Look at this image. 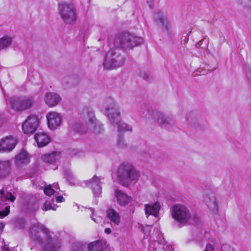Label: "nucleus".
Masks as SVG:
<instances>
[{
	"mask_svg": "<svg viewBox=\"0 0 251 251\" xmlns=\"http://www.w3.org/2000/svg\"><path fill=\"white\" fill-rule=\"evenodd\" d=\"M116 126H117L118 131L120 132L125 131H132V127L125 123L123 121L120 120L116 124Z\"/></svg>",
	"mask_w": 251,
	"mask_h": 251,
	"instance_id": "30",
	"label": "nucleus"
},
{
	"mask_svg": "<svg viewBox=\"0 0 251 251\" xmlns=\"http://www.w3.org/2000/svg\"><path fill=\"white\" fill-rule=\"evenodd\" d=\"M106 216L108 219L110 220L111 225L115 226H119L121 218L118 212L113 209H108L106 211Z\"/></svg>",
	"mask_w": 251,
	"mask_h": 251,
	"instance_id": "25",
	"label": "nucleus"
},
{
	"mask_svg": "<svg viewBox=\"0 0 251 251\" xmlns=\"http://www.w3.org/2000/svg\"><path fill=\"white\" fill-rule=\"evenodd\" d=\"M28 233L32 239L41 244L45 243L44 251H58L60 248L59 240L52 239L49 229L40 223L32 225Z\"/></svg>",
	"mask_w": 251,
	"mask_h": 251,
	"instance_id": "1",
	"label": "nucleus"
},
{
	"mask_svg": "<svg viewBox=\"0 0 251 251\" xmlns=\"http://www.w3.org/2000/svg\"><path fill=\"white\" fill-rule=\"evenodd\" d=\"M157 121L161 127L167 129H170L175 124V121L171 115L162 113L158 114Z\"/></svg>",
	"mask_w": 251,
	"mask_h": 251,
	"instance_id": "13",
	"label": "nucleus"
},
{
	"mask_svg": "<svg viewBox=\"0 0 251 251\" xmlns=\"http://www.w3.org/2000/svg\"><path fill=\"white\" fill-rule=\"evenodd\" d=\"M30 156L27 152L24 150H22L15 158V163L17 166L26 164L29 162Z\"/></svg>",
	"mask_w": 251,
	"mask_h": 251,
	"instance_id": "24",
	"label": "nucleus"
},
{
	"mask_svg": "<svg viewBox=\"0 0 251 251\" xmlns=\"http://www.w3.org/2000/svg\"><path fill=\"white\" fill-rule=\"evenodd\" d=\"M208 208L214 213H217L218 210V203L215 195L213 193L207 195L205 200Z\"/></svg>",
	"mask_w": 251,
	"mask_h": 251,
	"instance_id": "22",
	"label": "nucleus"
},
{
	"mask_svg": "<svg viewBox=\"0 0 251 251\" xmlns=\"http://www.w3.org/2000/svg\"><path fill=\"white\" fill-rule=\"evenodd\" d=\"M11 171L9 161H0V179L8 176Z\"/></svg>",
	"mask_w": 251,
	"mask_h": 251,
	"instance_id": "23",
	"label": "nucleus"
},
{
	"mask_svg": "<svg viewBox=\"0 0 251 251\" xmlns=\"http://www.w3.org/2000/svg\"><path fill=\"white\" fill-rule=\"evenodd\" d=\"M142 37L134 36L128 32H123L117 35L114 39L115 45L126 50H130L134 47L143 44Z\"/></svg>",
	"mask_w": 251,
	"mask_h": 251,
	"instance_id": "5",
	"label": "nucleus"
},
{
	"mask_svg": "<svg viewBox=\"0 0 251 251\" xmlns=\"http://www.w3.org/2000/svg\"><path fill=\"white\" fill-rule=\"evenodd\" d=\"M214 251V248L213 246L210 244H208L206 245L205 249L204 250V251Z\"/></svg>",
	"mask_w": 251,
	"mask_h": 251,
	"instance_id": "42",
	"label": "nucleus"
},
{
	"mask_svg": "<svg viewBox=\"0 0 251 251\" xmlns=\"http://www.w3.org/2000/svg\"><path fill=\"white\" fill-rule=\"evenodd\" d=\"M2 251H10L8 248L5 247Z\"/></svg>",
	"mask_w": 251,
	"mask_h": 251,
	"instance_id": "47",
	"label": "nucleus"
},
{
	"mask_svg": "<svg viewBox=\"0 0 251 251\" xmlns=\"http://www.w3.org/2000/svg\"><path fill=\"white\" fill-rule=\"evenodd\" d=\"M104 231L107 234H110L111 232V230L109 228H106L104 230Z\"/></svg>",
	"mask_w": 251,
	"mask_h": 251,
	"instance_id": "45",
	"label": "nucleus"
},
{
	"mask_svg": "<svg viewBox=\"0 0 251 251\" xmlns=\"http://www.w3.org/2000/svg\"><path fill=\"white\" fill-rule=\"evenodd\" d=\"M91 219L92 220H93L95 222H96L97 223H98V222L95 218H94L92 216H91Z\"/></svg>",
	"mask_w": 251,
	"mask_h": 251,
	"instance_id": "48",
	"label": "nucleus"
},
{
	"mask_svg": "<svg viewBox=\"0 0 251 251\" xmlns=\"http://www.w3.org/2000/svg\"><path fill=\"white\" fill-rule=\"evenodd\" d=\"M44 100L49 107H53L61 101V98L57 93L49 92L46 94Z\"/></svg>",
	"mask_w": 251,
	"mask_h": 251,
	"instance_id": "19",
	"label": "nucleus"
},
{
	"mask_svg": "<svg viewBox=\"0 0 251 251\" xmlns=\"http://www.w3.org/2000/svg\"><path fill=\"white\" fill-rule=\"evenodd\" d=\"M59 152H53L51 153L42 155L40 159L43 162L48 164H54L60 158Z\"/></svg>",
	"mask_w": 251,
	"mask_h": 251,
	"instance_id": "26",
	"label": "nucleus"
},
{
	"mask_svg": "<svg viewBox=\"0 0 251 251\" xmlns=\"http://www.w3.org/2000/svg\"><path fill=\"white\" fill-rule=\"evenodd\" d=\"M44 192L46 195L50 196L54 194L55 190L53 189L52 185H49L45 186L44 188Z\"/></svg>",
	"mask_w": 251,
	"mask_h": 251,
	"instance_id": "35",
	"label": "nucleus"
},
{
	"mask_svg": "<svg viewBox=\"0 0 251 251\" xmlns=\"http://www.w3.org/2000/svg\"><path fill=\"white\" fill-rule=\"evenodd\" d=\"M34 138L39 147H45L50 142V136L44 132H37L35 134Z\"/></svg>",
	"mask_w": 251,
	"mask_h": 251,
	"instance_id": "21",
	"label": "nucleus"
},
{
	"mask_svg": "<svg viewBox=\"0 0 251 251\" xmlns=\"http://www.w3.org/2000/svg\"><path fill=\"white\" fill-rule=\"evenodd\" d=\"M117 145L119 147L122 148H125L127 146V144L124 140V135L120 133L118 134Z\"/></svg>",
	"mask_w": 251,
	"mask_h": 251,
	"instance_id": "33",
	"label": "nucleus"
},
{
	"mask_svg": "<svg viewBox=\"0 0 251 251\" xmlns=\"http://www.w3.org/2000/svg\"><path fill=\"white\" fill-rule=\"evenodd\" d=\"M201 115L198 111H191L189 112L186 116V121L195 127H201L200 125V120Z\"/></svg>",
	"mask_w": 251,
	"mask_h": 251,
	"instance_id": "15",
	"label": "nucleus"
},
{
	"mask_svg": "<svg viewBox=\"0 0 251 251\" xmlns=\"http://www.w3.org/2000/svg\"><path fill=\"white\" fill-rule=\"evenodd\" d=\"M86 185L90 188L95 197H98L101 193V186L100 183V178L95 176L91 179L86 182Z\"/></svg>",
	"mask_w": 251,
	"mask_h": 251,
	"instance_id": "14",
	"label": "nucleus"
},
{
	"mask_svg": "<svg viewBox=\"0 0 251 251\" xmlns=\"http://www.w3.org/2000/svg\"><path fill=\"white\" fill-rule=\"evenodd\" d=\"M173 218L181 225L196 223L198 218L195 214L192 215L189 209L185 206L176 204L172 208Z\"/></svg>",
	"mask_w": 251,
	"mask_h": 251,
	"instance_id": "4",
	"label": "nucleus"
},
{
	"mask_svg": "<svg viewBox=\"0 0 251 251\" xmlns=\"http://www.w3.org/2000/svg\"><path fill=\"white\" fill-rule=\"evenodd\" d=\"M110 124L116 126L117 123L121 120V112L118 104L111 98L105 99L103 105Z\"/></svg>",
	"mask_w": 251,
	"mask_h": 251,
	"instance_id": "7",
	"label": "nucleus"
},
{
	"mask_svg": "<svg viewBox=\"0 0 251 251\" xmlns=\"http://www.w3.org/2000/svg\"><path fill=\"white\" fill-rule=\"evenodd\" d=\"M123 53L120 49H110L104 57L102 64L104 68L113 69L121 66L125 61Z\"/></svg>",
	"mask_w": 251,
	"mask_h": 251,
	"instance_id": "6",
	"label": "nucleus"
},
{
	"mask_svg": "<svg viewBox=\"0 0 251 251\" xmlns=\"http://www.w3.org/2000/svg\"><path fill=\"white\" fill-rule=\"evenodd\" d=\"M39 125V121L37 116L31 115L23 124V130L25 134L32 133L36 131Z\"/></svg>",
	"mask_w": 251,
	"mask_h": 251,
	"instance_id": "10",
	"label": "nucleus"
},
{
	"mask_svg": "<svg viewBox=\"0 0 251 251\" xmlns=\"http://www.w3.org/2000/svg\"><path fill=\"white\" fill-rule=\"evenodd\" d=\"M142 230L143 232H144V229H143V227H142Z\"/></svg>",
	"mask_w": 251,
	"mask_h": 251,
	"instance_id": "50",
	"label": "nucleus"
},
{
	"mask_svg": "<svg viewBox=\"0 0 251 251\" xmlns=\"http://www.w3.org/2000/svg\"><path fill=\"white\" fill-rule=\"evenodd\" d=\"M81 117L84 120L86 126L83 124L76 122L72 126V129L80 134H84L87 132H94L97 133H100L103 130L101 123L97 121L94 116L93 109L88 106L83 108Z\"/></svg>",
	"mask_w": 251,
	"mask_h": 251,
	"instance_id": "2",
	"label": "nucleus"
},
{
	"mask_svg": "<svg viewBox=\"0 0 251 251\" xmlns=\"http://www.w3.org/2000/svg\"><path fill=\"white\" fill-rule=\"evenodd\" d=\"M53 186L52 187H54L55 188H56V189H59V185H58V184H57V183H56V184L54 183V184H53Z\"/></svg>",
	"mask_w": 251,
	"mask_h": 251,
	"instance_id": "46",
	"label": "nucleus"
},
{
	"mask_svg": "<svg viewBox=\"0 0 251 251\" xmlns=\"http://www.w3.org/2000/svg\"><path fill=\"white\" fill-rule=\"evenodd\" d=\"M48 126L51 129H56L61 123V116L55 112H50L47 116Z\"/></svg>",
	"mask_w": 251,
	"mask_h": 251,
	"instance_id": "16",
	"label": "nucleus"
},
{
	"mask_svg": "<svg viewBox=\"0 0 251 251\" xmlns=\"http://www.w3.org/2000/svg\"><path fill=\"white\" fill-rule=\"evenodd\" d=\"M9 102L14 110L21 111L31 108L33 103V100L29 97H14L9 99Z\"/></svg>",
	"mask_w": 251,
	"mask_h": 251,
	"instance_id": "9",
	"label": "nucleus"
},
{
	"mask_svg": "<svg viewBox=\"0 0 251 251\" xmlns=\"http://www.w3.org/2000/svg\"><path fill=\"white\" fill-rule=\"evenodd\" d=\"M199 240L201 241V240H202V239H201H201H200Z\"/></svg>",
	"mask_w": 251,
	"mask_h": 251,
	"instance_id": "52",
	"label": "nucleus"
},
{
	"mask_svg": "<svg viewBox=\"0 0 251 251\" xmlns=\"http://www.w3.org/2000/svg\"><path fill=\"white\" fill-rule=\"evenodd\" d=\"M154 0H147V3L149 4L150 7L152 8L153 5Z\"/></svg>",
	"mask_w": 251,
	"mask_h": 251,
	"instance_id": "44",
	"label": "nucleus"
},
{
	"mask_svg": "<svg viewBox=\"0 0 251 251\" xmlns=\"http://www.w3.org/2000/svg\"><path fill=\"white\" fill-rule=\"evenodd\" d=\"M80 78L76 75L66 76L62 79V84L65 89L77 86L80 83Z\"/></svg>",
	"mask_w": 251,
	"mask_h": 251,
	"instance_id": "18",
	"label": "nucleus"
},
{
	"mask_svg": "<svg viewBox=\"0 0 251 251\" xmlns=\"http://www.w3.org/2000/svg\"><path fill=\"white\" fill-rule=\"evenodd\" d=\"M204 41L203 40H200V42H202V41Z\"/></svg>",
	"mask_w": 251,
	"mask_h": 251,
	"instance_id": "51",
	"label": "nucleus"
},
{
	"mask_svg": "<svg viewBox=\"0 0 251 251\" xmlns=\"http://www.w3.org/2000/svg\"><path fill=\"white\" fill-rule=\"evenodd\" d=\"M152 112L153 111H152V109H148L146 112H145L144 111H142V112L144 114L145 116L147 118H149L151 116V115L152 114Z\"/></svg>",
	"mask_w": 251,
	"mask_h": 251,
	"instance_id": "40",
	"label": "nucleus"
},
{
	"mask_svg": "<svg viewBox=\"0 0 251 251\" xmlns=\"http://www.w3.org/2000/svg\"><path fill=\"white\" fill-rule=\"evenodd\" d=\"M89 243L76 242L72 246L73 251H89Z\"/></svg>",
	"mask_w": 251,
	"mask_h": 251,
	"instance_id": "28",
	"label": "nucleus"
},
{
	"mask_svg": "<svg viewBox=\"0 0 251 251\" xmlns=\"http://www.w3.org/2000/svg\"><path fill=\"white\" fill-rule=\"evenodd\" d=\"M10 206H6L4 209L0 210V218H2L9 214Z\"/></svg>",
	"mask_w": 251,
	"mask_h": 251,
	"instance_id": "38",
	"label": "nucleus"
},
{
	"mask_svg": "<svg viewBox=\"0 0 251 251\" xmlns=\"http://www.w3.org/2000/svg\"><path fill=\"white\" fill-rule=\"evenodd\" d=\"M42 209L44 211H47L49 210H55V208H54L52 205L50 201L49 200H46L44 203L43 206H42Z\"/></svg>",
	"mask_w": 251,
	"mask_h": 251,
	"instance_id": "36",
	"label": "nucleus"
},
{
	"mask_svg": "<svg viewBox=\"0 0 251 251\" xmlns=\"http://www.w3.org/2000/svg\"><path fill=\"white\" fill-rule=\"evenodd\" d=\"M89 251H104L105 244L101 241L97 240L89 243Z\"/></svg>",
	"mask_w": 251,
	"mask_h": 251,
	"instance_id": "27",
	"label": "nucleus"
},
{
	"mask_svg": "<svg viewBox=\"0 0 251 251\" xmlns=\"http://www.w3.org/2000/svg\"><path fill=\"white\" fill-rule=\"evenodd\" d=\"M156 243H157L158 245H162V249L164 251H173L172 247L169 245L163 238L160 241H158L157 242L155 241V244Z\"/></svg>",
	"mask_w": 251,
	"mask_h": 251,
	"instance_id": "32",
	"label": "nucleus"
},
{
	"mask_svg": "<svg viewBox=\"0 0 251 251\" xmlns=\"http://www.w3.org/2000/svg\"><path fill=\"white\" fill-rule=\"evenodd\" d=\"M243 4L246 7L251 8V0H244Z\"/></svg>",
	"mask_w": 251,
	"mask_h": 251,
	"instance_id": "41",
	"label": "nucleus"
},
{
	"mask_svg": "<svg viewBox=\"0 0 251 251\" xmlns=\"http://www.w3.org/2000/svg\"><path fill=\"white\" fill-rule=\"evenodd\" d=\"M160 207V203L158 202H156L153 204H145V211L147 217H148L150 215H152L155 217H157Z\"/></svg>",
	"mask_w": 251,
	"mask_h": 251,
	"instance_id": "20",
	"label": "nucleus"
},
{
	"mask_svg": "<svg viewBox=\"0 0 251 251\" xmlns=\"http://www.w3.org/2000/svg\"><path fill=\"white\" fill-rule=\"evenodd\" d=\"M154 19L158 26L168 30L170 28V23L167 19L166 14L162 10L156 11L154 14Z\"/></svg>",
	"mask_w": 251,
	"mask_h": 251,
	"instance_id": "12",
	"label": "nucleus"
},
{
	"mask_svg": "<svg viewBox=\"0 0 251 251\" xmlns=\"http://www.w3.org/2000/svg\"><path fill=\"white\" fill-rule=\"evenodd\" d=\"M59 13L63 21L67 24H72L76 20V11L71 2H62L59 4Z\"/></svg>",
	"mask_w": 251,
	"mask_h": 251,
	"instance_id": "8",
	"label": "nucleus"
},
{
	"mask_svg": "<svg viewBox=\"0 0 251 251\" xmlns=\"http://www.w3.org/2000/svg\"><path fill=\"white\" fill-rule=\"evenodd\" d=\"M114 193L118 203L121 206H125L132 201L131 197L120 190L116 189Z\"/></svg>",
	"mask_w": 251,
	"mask_h": 251,
	"instance_id": "17",
	"label": "nucleus"
},
{
	"mask_svg": "<svg viewBox=\"0 0 251 251\" xmlns=\"http://www.w3.org/2000/svg\"><path fill=\"white\" fill-rule=\"evenodd\" d=\"M222 251H234L232 247L228 244H223L221 246Z\"/></svg>",
	"mask_w": 251,
	"mask_h": 251,
	"instance_id": "39",
	"label": "nucleus"
},
{
	"mask_svg": "<svg viewBox=\"0 0 251 251\" xmlns=\"http://www.w3.org/2000/svg\"><path fill=\"white\" fill-rule=\"evenodd\" d=\"M18 140L16 137L8 136L0 141V151H11L16 146Z\"/></svg>",
	"mask_w": 251,
	"mask_h": 251,
	"instance_id": "11",
	"label": "nucleus"
},
{
	"mask_svg": "<svg viewBox=\"0 0 251 251\" xmlns=\"http://www.w3.org/2000/svg\"><path fill=\"white\" fill-rule=\"evenodd\" d=\"M11 43V38L5 36L0 39V50L5 48Z\"/></svg>",
	"mask_w": 251,
	"mask_h": 251,
	"instance_id": "31",
	"label": "nucleus"
},
{
	"mask_svg": "<svg viewBox=\"0 0 251 251\" xmlns=\"http://www.w3.org/2000/svg\"><path fill=\"white\" fill-rule=\"evenodd\" d=\"M141 77L145 80L151 82L154 79L153 75L149 72H144L141 74Z\"/></svg>",
	"mask_w": 251,
	"mask_h": 251,
	"instance_id": "34",
	"label": "nucleus"
},
{
	"mask_svg": "<svg viewBox=\"0 0 251 251\" xmlns=\"http://www.w3.org/2000/svg\"><path fill=\"white\" fill-rule=\"evenodd\" d=\"M65 176L66 177V179L67 180L70 182V184L71 185H74L75 182L74 181V176L73 174V173L70 171H67L65 172Z\"/></svg>",
	"mask_w": 251,
	"mask_h": 251,
	"instance_id": "37",
	"label": "nucleus"
},
{
	"mask_svg": "<svg viewBox=\"0 0 251 251\" xmlns=\"http://www.w3.org/2000/svg\"><path fill=\"white\" fill-rule=\"evenodd\" d=\"M0 199L1 201L5 200L13 202L16 198L10 192L5 191L4 189H1L0 190Z\"/></svg>",
	"mask_w": 251,
	"mask_h": 251,
	"instance_id": "29",
	"label": "nucleus"
},
{
	"mask_svg": "<svg viewBox=\"0 0 251 251\" xmlns=\"http://www.w3.org/2000/svg\"><path fill=\"white\" fill-rule=\"evenodd\" d=\"M139 172L130 163L123 162L117 171V180L123 186L127 187L132 182H136L139 177Z\"/></svg>",
	"mask_w": 251,
	"mask_h": 251,
	"instance_id": "3",
	"label": "nucleus"
},
{
	"mask_svg": "<svg viewBox=\"0 0 251 251\" xmlns=\"http://www.w3.org/2000/svg\"><path fill=\"white\" fill-rule=\"evenodd\" d=\"M2 116L0 114V125L2 123Z\"/></svg>",
	"mask_w": 251,
	"mask_h": 251,
	"instance_id": "49",
	"label": "nucleus"
},
{
	"mask_svg": "<svg viewBox=\"0 0 251 251\" xmlns=\"http://www.w3.org/2000/svg\"><path fill=\"white\" fill-rule=\"evenodd\" d=\"M65 201V199L62 196H58L56 198V201L57 202H62Z\"/></svg>",
	"mask_w": 251,
	"mask_h": 251,
	"instance_id": "43",
	"label": "nucleus"
}]
</instances>
